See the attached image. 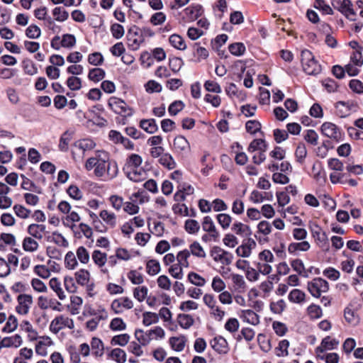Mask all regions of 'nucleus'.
Segmentation results:
<instances>
[{
    "label": "nucleus",
    "mask_w": 363,
    "mask_h": 363,
    "mask_svg": "<svg viewBox=\"0 0 363 363\" xmlns=\"http://www.w3.org/2000/svg\"><path fill=\"white\" fill-rule=\"evenodd\" d=\"M201 225L203 231L220 235V233L216 229L213 219L210 216H206L203 218Z\"/></svg>",
    "instance_id": "24"
},
{
    "label": "nucleus",
    "mask_w": 363,
    "mask_h": 363,
    "mask_svg": "<svg viewBox=\"0 0 363 363\" xmlns=\"http://www.w3.org/2000/svg\"><path fill=\"white\" fill-rule=\"evenodd\" d=\"M344 316L346 321L352 325H357L359 323L357 313L349 307L345 309Z\"/></svg>",
    "instance_id": "36"
},
{
    "label": "nucleus",
    "mask_w": 363,
    "mask_h": 363,
    "mask_svg": "<svg viewBox=\"0 0 363 363\" xmlns=\"http://www.w3.org/2000/svg\"><path fill=\"white\" fill-rule=\"evenodd\" d=\"M72 139V134L65 131L60 139L59 148L61 151L66 152L68 150V145Z\"/></svg>",
    "instance_id": "57"
},
{
    "label": "nucleus",
    "mask_w": 363,
    "mask_h": 363,
    "mask_svg": "<svg viewBox=\"0 0 363 363\" xmlns=\"http://www.w3.org/2000/svg\"><path fill=\"white\" fill-rule=\"evenodd\" d=\"M50 287L57 294L60 300L65 298V294L61 287L60 281L57 278H52L49 281Z\"/></svg>",
    "instance_id": "34"
},
{
    "label": "nucleus",
    "mask_w": 363,
    "mask_h": 363,
    "mask_svg": "<svg viewBox=\"0 0 363 363\" xmlns=\"http://www.w3.org/2000/svg\"><path fill=\"white\" fill-rule=\"evenodd\" d=\"M321 133L323 135L339 142L342 140V133L340 128L330 122H325L320 127Z\"/></svg>",
    "instance_id": "7"
},
{
    "label": "nucleus",
    "mask_w": 363,
    "mask_h": 363,
    "mask_svg": "<svg viewBox=\"0 0 363 363\" xmlns=\"http://www.w3.org/2000/svg\"><path fill=\"white\" fill-rule=\"evenodd\" d=\"M100 218L109 227L113 228L117 224V217L114 213L107 210H102L99 213Z\"/></svg>",
    "instance_id": "18"
},
{
    "label": "nucleus",
    "mask_w": 363,
    "mask_h": 363,
    "mask_svg": "<svg viewBox=\"0 0 363 363\" xmlns=\"http://www.w3.org/2000/svg\"><path fill=\"white\" fill-rule=\"evenodd\" d=\"M111 357L118 363H124L126 361V354L120 348H115L111 352Z\"/></svg>",
    "instance_id": "47"
},
{
    "label": "nucleus",
    "mask_w": 363,
    "mask_h": 363,
    "mask_svg": "<svg viewBox=\"0 0 363 363\" xmlns=\"http://www.w3.org/2000/svg\"><path fill=\"white\" fill-rule=\"evenodd\" d=\"M306 155L307 150L306 145L303 143H298L295 151V156L296 157L297 162L299 163H303Z\"/></svg>",
    "instance_id": "45"
},
{
    "label": "nucleus",
    "mask_w": 363,
    "mask_h": 363,
    "mask_svg": "<svg viewBox=\"0 0 363 363\" xmlns=\"http://www.w3.org/2000/svg\"><path fill=\"white\" fill-rule=\"evenodd\" d=\"M105 75L106 72L103 69L93 68L89 70L88 78L91 81L99 82L105 77Z\"/></svg>",
    "instance_id": "35"
},
{
    "label": "nucleus",
    "mask_w": 363,
    "mask_h": 363,
    "mask_svg": "<svg viewBox=\"0 0 363 363\" xmlns=\"http://www.w3.org/2000/svg\"><path fill=\"white\" fill-rule=\"evenodd\" d=\"M159 163L168 169H173L176 167V162L169 153H164L159 159Z\"/></svg>",
    "instance_id": "32"
},
{
    "label": "nucleus",
    "mask_w": 363,
    "mask_h": 363,
    "mask_svg": "<svg viewBox=\"0 0 363 363\" xmlns=\"http://www.w3.org/2000/svg\"><path fill=\"white\" fill-rule=\"evenodd\" d=\"M304 140L308 143L315 146L318 144V135L314 130H307L304 135Z\"/></svg>",
    "instance_id": "62"
},
{
    "label": "nucleus",
    "mask_w": 363,
    "mask_h": 363,
    "mask_svg": "<svg viewBox=\"0 0 363 363\" xmlns=\"http://www.w3.org/2000/svg\"><path fill=\"white\" fill-rule=\"evenodd\" d=\"M312 236L316 240L317 243L321 247H328L329 245L328 239L326 233L322 230L321 228L315 223H312L309 225Z\"/></svg>",
    "instance_id": "9"
},
{
    "label": "nucleus",
    "mask_w": 363,
    "mask_h": 363,
    "mask_svg": "<svg viewBox=\"0 0 363 363\" xmlns=\"http://www.w3.org/2000/svg\"><path fill=\"white\" fill-rule=\"evenodd\" d=\"M90 314L94 315H98L96 318L88 320L86 323V328L90 331H94L97 328L99 322L101 320H106L108 318V313L104 308H101L98 310V312L93 310L92 311L90 312Z\"/></svg>",
    "instance_id": "12"
},
{
    "label": "nucleus",
    "mask_w": 363,
    "mask_h": 363,
    "mask_svg": "<svg viewBox=\"0 0 363 363\" xmlns=\"http://www.w3.org/2000/svg\"><path fill=\"white\" fill-rule=\"evenodd\" d=\"M146 269L147 274L150 275H155L159 273L160 265L157 260L150 259L147 262Z\"/></svg>",
    "instance_id": "58"
},
{
    "label": "nucleus",
    "mask_w": 363,
    "mask_h": 363,
    "mask_svg": "<svg viewBox=\"0 0 363 363\" xmlns=\"http://www.w3.org/2000/svg\"><path fill=\"white\" fill-rule=\"evenodd\" d=\"M185 343L186 340L184 336L180 337H173L169 339L172 348L177 352L182 351L185 347Z\"/></svg>",
    "instance_id": "40"
},
{
    "label": "nucleus",
    "mask_w": 363,
    "mask_h": 363,
    "mask_svg": "<svg viewBox=\"0 0 363 363\" xmlns=\"http://www.w3.org/2000/svg\"><path fill=\"white\" fill-rule=\"evenodd\" d=\"M148 293V289L146 286L136 287L133 291L134 297L140 302L143 301Z\"/></svg>",
    "instance_id": "63"
},
{
    "label": "nucleus",
    "mask_w": 363,
    "mask_h": 363,
    "mask_svg": "<svg viewBox=\"0 0 363 363\" xmlns=\"http://www.w3.org/2000/svg\"><path fill=\"white\" fill-rule=\"evenodd\" d=\"M143 323L146 326H149L153 323H157L159 321V315L155 313L145 312L143 314Z\"/></svg>",
    "instance_id": "50"
},
{
    "label": "nucleus",
    "mask_w": 363,
    "mask_h": 363,
    "mask_svg": "<svg viewBox=\"0 0 363 363\" xmlns=\"http://www.w3.org/2000/svg\"><path fill=\"white\" fill-rule=\"evenodd\" d=\"M231 229L235 233L242 237L249 236L252 234L250 226L241 222H235Z\"/></svg>",
    "instance_id": "20"
},
{
    "label": "nucleus",
    "mask_w": 363,
    "mask_h": 363,
    "mask_svg": "<svg viewBox=\"0 0 363 363\" xmlns=\"http://www.w3.org/2000/svg\"><path fill=\"white\" fill-rule=\"evenodd\" d=\"M188 280L192 284L196 286H203L206 284V279L195 272H189L188 274Z\"/></svg>",
    "instance_id": "46"
},
{
    "label": "nucleus",
    "mask_w": 363,
    "mask_h": 363,
    "mask_svg": "<svg viewBox=\"0 0 363 363\" xmlns=\"http://www.w3.org/2000/svg\"><path fill=\"white\" fill-rule=\"evenodd\" d=\"M189 252L190 255L198 257V258H205L206 257V252L203 247L201 245V244L197 242L194 241L189 245Z\"/></svg>",
    "instance_id": "26"
},
{
    "label": "nucleus",
    "mask_w": 363,
    "mask_h": 363,
    "mask_svg": "<svg viewBox=\"0 0 363 363\" xmlns=\"http://www.w3.org/2000/svg\"><path fill=\"white\" fill-rule=\"evenodd\" d=\"M331 4L333 6L341 12L350 21H355L356 13L352 9V4L350 0H332Z\"/></svg>",
    "instance_id": "6"
},
{
    "label": "nucleus",
    "mask_w": 363,
    "mask_h": 363,
    "mask_svg": "<svg viewBox=\"0 0 363 363\" xmlns=\"http://www.w3.org/2000/svg\"><path fill=\"white\" fill-rule=\"evenodd\" d=\"M45 232V225L42 224L32 223L28 227V233L31 238L37 240H42Z\"/></svg>",
    "instance_id": "15"
},
{
    "label": "nucleus",
    "mask_w": 363,
    "mask_h": 363,
    "mask_svg": "<svg viewBox=\"0 0 363 363\" xmlns=\"http://www.w3.org/2000/svg\"><path fill=\"white\" fill-rule=\"evenodd\" d=\"M124 171L128 178L134 182H141L145 178V172L140 168H133Z\"/></svg>",
    "instance_id": "16"
},
{
    "label": "nucleus",
    "mask_w": 363,
    "mask_h": 363,
    "mask_svg": "<svg viewBox=\"0 0 363 363\" xmlns=\"http://www.w3.org/2000/svg\"><path fill=\"white\" fill-rule=\"evenodd\" d=\"M23 249L26 252H35L38 249V242L31 237H26L22 243Z\"/></svg>",
    "instance_id": "28"
},
{
    "label": "nucleus",
    "mask_w": 363,
    "mask_h": 363,
    "mask_svg": "<svg viewBox=\"0 0 363 363\" xmlns=\"http://www.w3.org/2000/svg\"><path fill=\"white\" fill-rule=\"evenodd\" d=\"M173 145L174 150L179 153H187L190 151V144L182 135L175 137Z\"/></svg>",
    "instance_id": "14"
},
{
    "label": "nucleus",
    "mask_w": 363,
    "mask_h": 363,
    "mask_svg": "<svg viewBox=\"0 0 363 363\" xmlns=\"http://www.w3.org/2000/svg\"><path fill=\"white\" fill-rule=\"evenodd\" d=\"M91 258L98 267H101L105 265L107 261V255L105 252H102L99 250H95L92 252Z\"/></svg>",
    "instance_id": "31"
},
{
    "label": "nucleus",
    "mask_w": 363,
    "mask_h": 363,
    "mask_svg": "<svg viewBox=\"0 0 363 363\" xmlns=\"http://www.w3.org/2000/svg\"><path fill=\"white\" fill-rule=\"evenodd\" d=\"M76 44V38L72 34H65L62 37L61 45L65 48H72Z\"/></svg>",
    "instance_id": "53"
},
{
    "label": "nucleus",
    "mask_w": 363,
    "mask_h": 363,
    "mask_svg": "<svg viewBox=\"0 0 363 363\" xmlns=\"http://www.w3.org/2000/svg\"><path fill=\"white\" fill-rule=\"evenodd\" d=\"M17 326L18 321L16 318L13 315H10L5 326L2 329V331L5 333H11L16 329Z\"/></svg>",
    "instance_id": "61"
},
{
    "label": "nucleus",
    "mask_w": 363,
    "mask_h": 363,
    "mask_svg": "<svg viewBox=\"0 0 363 363\" xmlns=\"http://www.w3.org/2000/svg\"><path fill=\"white\" fill-rule=\"evenodd\" d=\"M89 276V272L85 269H81L75 273L77 282L82 286H84L88 284Z\"/></svg>",
    "instance_id": "49"
},
{
    "label": "nucleus",
    "mask_w": 363,
    "mask_h": 363,
    "mask_svg": "<svg viewBox=\"0 0 363 363\" xmlns=\"http://www.w3.org/2000/svg\"><path fill=\"white\" fill-rule=\"evenodd\" d=\"M230 52L235 56H242L245 52V46L242 43H232L228 47Z\"/></svg>",
    "instance_id": "44"
},
{
    "label": "nucleus",
    "mask_w": 363,
    "mask_h": 363,
    "mask_svg": "<svg viewBox=\"0 0 363 363\" xmlns=\"http://www.w3.org/2000/svg\"><path fill=\"white\" fill-rule=\"evenodd\" d=\"M169 43L175 48L184 50L186 49V45L184 39L179 35L173 34L169 38Z\"/></svg>",
    "instance_id": "39"
},
{
    "label": "nucleus",
    "mask_w": 363,
    "mask_h": 363,
    "mask_svg": "<svg viewBox=\"0 0 363 363\" xmlns=\"http://www.w3.org/2000/svg\"><path fill=\"white\" fill-rule=\"evenodd\" d=\"M256 150H259L260 152H266L267 145L264 140L255 139L250 143L248 147V151L250 152H253Z\"/></svg>",
    "instance_id": "33"
},
{
    "label": "nucleus",
    "mask_w": 363,
    "mask_h": 363,
    "mask_svg": "<svg viewBox=\"0 0 363 363\" xmlns=\"http://www.w3.org/2000/svg\"><path fill=\"white\" fill-rule=\"evenodd\" d=\"M307 312L311 319H318L323 315L321 308L315 304L310 305L307 308Z\"/></svg>",
    "instance_id": "51"
},
{
    "label": "nucleus",
    "mask_w": 363,
    "mask_h": 363,
    "mask_svg": "<svg viewBox=\"0 0 363 363\" xmlns=\"http://www.w3.org/2000/svg\"><path fill=\"white\" fill-rule=\"evenodd\" d=\"M184 228L189 234H196L200 230V225L196 220L188 219L185 221Z\"/></svg>",
    "instance_id": "43"
},
{
    "label": "nucleus",
    "mask_w": 363,
    "mask_h": 363,
    "mask_svg": "<svg viewBox=\"0 0 363 363\" xmlns=\"http://www.w3.org/2000/svg\"><path fill=\"white\" fill-rule=\"evenodd\" d=\"M23 342L22 337L20 335H15L11 337H6L3 338V346L4 347H19Z\"/></svg>",
    "instance_id": "21"
},
{
    "label": "nucleus",
    "mask_w": 363,
    "mask_h": 363,
    "mask_svg": "<svg viewBox=\"0 0 363 363\" xmlns=\"http://www.w3.org/2000/svg\"><path fill=\"white\" fill-rule=\"evenodd\" d=\"M301 63L303 71L308 75H316L321 71V67L308 50L301 52Z\"/></svg>",
    "instance_id": "2"
},
{
    "label": "nucleus",
    "mask_w": 363,
    "mask_h": 363,
    "mask_svg": "<svg viewBox=\"0 0 363 363\" xmlns=\"http://www.w3.org/2000/svg\"><path fill=\"white\" fill-rule=\"evenodd\" d=\"M74 145L84 152L94 149L96 146V143L90 138H84L77 141Z\"/></svg>",
    "instance_id": "29"
},
{
    "label": "nucleus",
    "mask_w": 363,
    "mask_h": 363,
    "mask_svg": "<svg viewBox=\"0 0 363 363\" xmlns=\"http://www.w3.org/2000/svg\"><path fill=\"white\" fill-rule=\"evenodd\" d=\"M210 345L219 354H226L229 350L228 342L222 336L215 337L211 340Z\"/></svg>",
    "instance_id": "13"
},
{
    "label": "nucleus",
    "mask_w": 363,
    "mask_h": 363,
    "mask_svg": "<svg viewBox=\"0 0 363 363\" xmlns=\"http://www.w3.org/2000/svg\"><path fill=\"white\" fill-rule=\"evenodd\" d=\"M211 256L215 262L225 265H229L233 259V255L230 252L225 251L218 246H215L211 249Z\"/></svg>",
    "instance_id": "8"
},
{
    "label": "nucleus",
    "mask_w": 363,
    "mask_h": 363,
    "mask_svg": "<svg viewBox=\"0 0 363 363\" xmlns=\"http://www.w3.org/2000/svg\"><path fill=\"white\" fill-rule=\"evenodd\" d=\"M339 342L335 339L331 338L330 336H327L325 337L322 342L320 347H323L325 350H333L337 346Z\"/></svg>",
    "instance_id": "59"
},
{
    "label": "nucleus",
    "mask_w": 363,
    "mask_h": 363,
    "mask_svg": "<svg viewBox=\"0 0 363 363\" xmlns=\"http://www.w3.org/2000/svg\"><path fill=\"white\" fill-rule=\"evenodd\" d=\"M109 327L112 330L121 331L125 330L126 324L122 318H115L111 321Z\"/></svg>",
    "instance_id": "56"
},
{
    "label": "nucleus",
    "mask_w": 363,
    "mask_h": 363,
    "mask_svg": "<svg viewBox=\"0 0 363 363\" xmlns=\"http://www.w3.org/2000/svg\"><path fill=\"white\" fill-rule=\"evenodd\" d=\"M306 294L300 289H293L289 294V300L291 302L301 303L305 301Z\"/></svg>",
    "instance_id": "38"
},
{
    "label": "nucleus",
    "mask_w": 363,
    "mask_h": 363,
    "mask_svg": "<svg viewBox=\"0 0 363 363\" xmlns=\"http://www.w3.org/2000/svg\"><path fill=\"white\" fill-rule=\"evenodd\" d=\"M130 335L127 333H123L118 335H115L111 340L112 345H119L123 347L128 344L130 340Z\"/></svg>",
    "instance_id": "42"
},
{
    "label": "nucleus",
    "mask_w": 363,
    "mask_h": 363,
    "mask_svg": "<svg viewBox=\"0 0 363 363\" xmlns=\"http://www.w3.org/2000/svg\"><path fill=\"white\" fill-rule=\"evenodd\" d=\"M177 320L179 325L184 329H189L194 323L193 317L189 314H179Z\"/></svg>",
    "instance_id": "30"
},
{
    "label": "nucleus",
    "mask_w": 363,
    "mask_h": 363,
    "mask_svg": "<svg viewBox=\"0 0 363 363\" xmlns=\"http://www.w3.org/2000/svg\"><path fill=\"white\" fill-rule=\"evenodd\" d=\"M108 105L110 108L116 114L122 115L124 116H131L132 111L126 103L117 97L112 96L108 99Z\"/></svg>",
    "instance_id": "5"
},
{
    "label": "nucleus",
    "mask_w": 363,
    "mask_h": 363,
    "mask_svg": "<svg viewBox=\"0 0 363 363\" xmlns=\"http://www.w3.org/2000/svg\"><path fill=\"white\" fill-rule=\"evenodd\" d=\"M52 15L55 20L60 22L65 21L69 17L68 12L62 7H55L52 10Z\"/></svg>",
    "instance_id": "48"
},
{
    "label": "nucleus",
    "mask_w": 363,
    "mask_h": 363,
    "mask_svg": "<svg viewBox=\"0 0 363 363\" xmlns=\"http://www.w3.org/2000/svg\"><path fill=\"white\" fill-rule=\"evenodd\" d=\"M65 264L67 268L69 269H74L78 264L74 254L69 251L68 252L65 257Z\"/></svg>",
    "instance_id": "60"
},
{
    "label": "nucleus",
    "mask_w": 363,
    "mask_h": 363,
    "mask_svg": "<svg viewBox=\"0 0 363 363\" xmlns=\"http://www.w3.org/2000/svg\"><path fill=\"white\" fill-rule=\"evenodd\" d=\"M307 289L315 298H320L322 293H326L329 290L328 282L320 277L314 278L308 282Z\"/></svg>",
    "instance_id": "3"
},
{
    "label": "nucleus",
    "mask_w": 363,
    "mask_h": 363,
    "mask_svg": "<svg viewBox=\"0 0 363 363\" xmlns=\"http://www.w3.org/2000/svg\"><path fill=\"white\" fill-rule=\"evenodd\" d=\"M203 12L201 5L193 4L184 10L183 18L187 22H192L200 17Z\"/></svg>",
    "instance_id": "11"
},
{
    "label": "nucleus",
    "mask_w": 363,
    "mask_h": 363,
    "mask_svg": "<svg viewBox=\"0 0 363 363\" xmlns=\"http://www.w3.org/2000/svg\"><path fill=\"white\" fill-rule=\"evenodd\" d=\"M74 327V320L64 315L56 316L50 325V330L55 334L58 333L61 330L68 328L73 329Z\"/></svg>",
    "instance_id": "4"
},
{
    "label": "nucleus",
    "mask_w": 363,
    "mask_h": 363,
    "mask_svg": "<svg viewBox=\"0 0 363 363\" xmlns=\"http://www.w3.org/2000/svg\"><path fill=\"white\" fill-rule=\"evenodd\" d=\"M190 252L189 250H184L178 252L177 255V261L179 264L184 268H188L189 267V258L190 257Z\"/></svg>",
    "instance_id": "37"
},
{
    "label": "nucleus",
    "mask_w": 363,
    "mask_h": 363,
    "mask_svg": "<svg viewBox=\"0 0 363 363\" xmlns=\"http://www.w3.org/2000/svg\"><path fill=\"white\" fill-rule=\"evenodd\" d=\"M55 303L58 306H61V303L53 299H48L47 297L45 296H40L38 298V305L41 309H47L49 307H52V303Z\"/></svg>",
    "instance_id": "52"
},
{
    "label": "nucleus",
    "mask_w": 363,
    "mask_h": 363,
    "mask_svg": "<svg viewBox=\"0 0 363 363\" xmlns=\"http://www.w3.org/2000/svg\"><path fill=\"white\" fill-rule=\"evenodd\" d=\"M84 167L87 171L94 168L95 176L101 178L103 181L112 180L118 174L117 162L111 160L108 153L105 151L97 150L94 157L86 161Z\"/></svg>",
    "instance_id": "1"
},
{
    "label": "nucleus",
    "mask_w": 363,
    "mask_h": 363,
    "mask_svg": "<svg viewBox=\"0 0 363 363\" xmlns=\"http://www.w3.org/2000/svg\"><path fill=\"white\" fill-rule=\"evenodd\" d=\"M67 85L72 91L79 90L82 87V80L77 77H70L67 80Z\"/></svg>",
    "instance_id": "64"
},
{
    "label": "nucleus",
    "mask_w": 363,
    "mask_h": 363,
    "mask_svg": "<svg viewBox=\"0 0 363 363\" xmlns=\"http://www.w3.org/2000/svg\"><path fill=\"white\" fill-rule=\"evenodd\" d=\"M18 306L16 308L17 313L21 315H26L33 303V297L28 294H20L18 298Z\"/></svg>",
    "instance_id": "10"
},
{
    "label": "nucleus",
    "mask_w": 363,
    "mask_h": 363,
    "mask_svg": "<svg viewBox=\"0 0 363 363\" xmlns=\"http://www.w3.org/2000/svg\"><path fill=\"white\" fill-rule=\"evenodd\" d=\"M311 247L308 241L300 242H291L288 246V251L290 254L296 255L298 252H306Z\"/></svg>",
    "instance_id": "17"
},
{
    "label": "nucleus",
    "mask_w": 363,
    "mask_h": 363,
    "mask_svg": "<svg viewBox=\"0 0 363 363\" xmlns=\"http://www.w3.org/2000/svg\"><path fill=\"white\" fill-rule=\"evenodd\" d=\"M217 220L223 229H227L230 227L232 222V217L227 213H220L216 216Z\"/></svg>",
    "instance_id": "55"
},
{
    "label": "nucleus",
    "mask_w": 363,
    "mask_h": 363,
    "mask_svg": "<svg viewBox=\"0 0 363 363\" xmlns=\"http://www.w3.org/2000/svg\"><path fill=\"white\" fill-rule=\"evenodd\" d=\"M91 347L92 354L98 357H101L104 352V345L103 342L98 337H93L91 341Z\"/></svg>",
    "instance_id": "22"
},
{
    "label": "nucleus",
    "mask_w": 363,
    "mask_h": 363,
    "mask_svg": "<svg viewBox=\"0 0 363 363\" xmlns=\"http://www.w3.org/2000/svg\"><path fill=\"white\" fill-rule=\"evenodd\" d=\"M241 317L243 320L252 325H257L259 323V315L252 310L242 311Z\"/></svg>",
    "instance_id": "25"
},
{
    "label": "nucleus",
    "mask_w": 363,
    "mask_h": 363,
    "mask_svg": "<svg viewBox=\"0 0 363 363\" xmlns=\"http://www.w3.org/2000/svg\"><path fill=\"white\" fill-rule=\"evenodd\" d=\"M143 162L142 157L138 155V154H131L128 156V157L126 159L125 164L123 167V170L125 169H134V168H139Z\"/></svg>",
    "instance_id": "19"
},
{
    "label": "nucleus",
    "mask_w": 363,
    "mask_h": 363,
    "mask_svg": "<svg viewBox=\"0 0 363 363\" xmlns=\"http://www.w3.org/2000/svg\"><path fill=\"white\" fill-rule=\"evenodd\" d=\"M135 337L138 341L143 345H147L151 340L154 338L152 334L150 333V330L145 333L143 330L138 329L135 332Z\"/></svg>",
    "instance_id": "27"
},
{
    "label": "nucleus",
    "mask_w": 363,
    "mask_h": 363,
    "mask_svg": "<svg viewBox=\"0 0 363 363\" xmlns=\"http://www.w3.org/2000/svg\"><path fill=\"white\" fill-rule=\"evenodd\" d=\"M140 127L150 134L155 133L158 130L157 124L153 118L141 120Z\"/></svg>",
    "instance_id": "23"
},
{
    "label": "nucleus",
    "mask_w": 363,
    "mask_h": 363,
    "mask_svg": "<svg viewBox=\"0 0 363 363\" xmlns=\"http://www.w3.org/2000/svg\"><path fill=\"white\" fill-rule=\"evenodd\" d=\"M41 35L40 28L36 25H30L26 30V35L30 39H37Z\"/></svg>",
    "instance_id": "54"
},
{
    "label": "nucleus",
    "mask_w": 363,
    "mask_h": 363,
    "mask_svg": "<svg viewBox=\"0 0 363 363\" xmlns=\"http://www.w3.org/2000/svg\"><path fill=\"white\" fill-rule=\"evenodd\" d=\"M14 213L21 219L29 218L31 211L21 204H15L13 207Z\"/></svg>",
    "instance_id": "41"
}]
</instances>
